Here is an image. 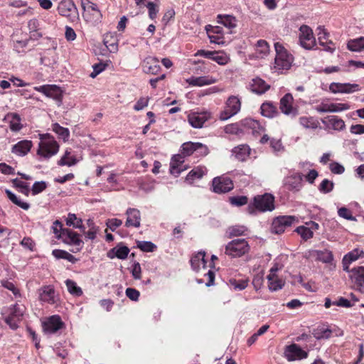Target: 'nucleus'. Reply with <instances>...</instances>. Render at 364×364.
<instances>
[{
	"label": "nucleus",
	"mask_w": 364,
	"mask_h": 364,
	"mask_svg": "<svg viewBox=\"0 0 364 364\" xmlns=\"http://www.w3.org/2000/svg\"><path fill=\"white\" fill-rule=\"evenodd\" d=\"M296 220L294 216L282 215L274 219L272 224V232L275 234L283 233L286 228L290 227Z\"/></svg>",
	"instance_id": "12"
},
{
	"label": "nucleus",
	"mask_w": 364,
	"mask_h": 364,
	"mask_svg": "<svg viewBox=\"0 0 364 364\" xmlns=\"http://www.w3.org/2000/svg\"><path fill=\"white\" fill-rule=\"evenodd\" d=\"M64 326L60 317L58 315L50 316L47 321L43 323V330L48 333H54Z\"/></svg>",
	"instance_id": "18"
},
{
	"label": "nucleus",
	"mask_w": 364,
	"mask_h": 364,
	"mask_svg": "<svg viewBox=\"0 0 364 364\" xmlns=\"http://www.w3.org/2000/svg\"><path fill=\"white\" fill-rule=\"evenodd\" d=\"M347 48L348 50L353 52L364 50V37L361 36L349 40L347 43Z\"/></svg>",
	"instance_id": "39"
},
{
	"label": "nucleus",
	"mask_w": 364,
	"mask_h": 364,
	"mask_svg": "<svg viewBox=\"0 0 364 364\" xmlns=\"http://www.w3.org/2000/svg\"><path fill=\"white\" fill-rule=\"evenodd\" d=\"M13 183L16 187L20 188L21 189V193L25 194L26 196L29 195V188L26 183L19 181L18 178H15L13 180Z\"/></svg>",
	"instance_id": "64"
},
{
	"label": "nucleus",
	"mask_w": 364,
	"mask_h": 364,
	"mask_svg": "<svg viewBox=\"0 0 364 364\" xmlns=\"http://www.w3.org/2000/svg\"><path fill=\"white\" fill-rule=\"evenodd\" d=\"M143 69L146 73L156 75L161 70L159 60L152 56L146 57L143 63Z\"/></svg>",
	"instance_id": "21"
},
{
	"label": "nucleus",
	"mask_w": 364,
	"mask_h": 364,
	"mask_svg": "<svg viewBox=\"0 0 364 364\" xmlns=\"http://www.w3.org/2000/svg\"><path fill=\"white\" fill-rule=\"evenodd\" d=\"M206 172V168L203 166H197L193 168L186 177V181L190 184L193 183L196 180L203 178Z\"/></svg>",
	"instance_id": "33"
},
{
	"label": "nucleus",
	"mask_w": 364,
	"mask_h": 364,
	"mask_svg": "<svg viewBox=\"0 0 364 364\" xmlns=\"http://www.w3.org/2000/svg\"><path fill=\"white\" fill-rule=\"evenodd\" d=\"M296 232L301 235V237L307 240L311 239L314 236L313 232L311 230V228L305 227V226H299L296 229Z\"/></svg>",
	"instance_id": "55"
},
{
	"label": "nucleus",
	"mask_w": 364,
	"mask_h": 364,
	"mask_svg": "<svg viewBox=\"0 0 364 364\" xmlns=\"http://www.w3.org/2000/svg\"><path fill=\"white\" fill-rule=\"evenodd\" d=\"M299 43L306 50H312L316 46V38L309 26L302 25L299 28Z\"/></svg>",
	"instance_id": "5"
},
{
	"label": "nucleus",
	"mask_w": 364,
	"mask_h": 364,
	"mask_svg": "<svg viewBox=\"0 0 364 364\" xmlns=\"http://www.w3.org/2000/svg\"><path fill=\"white\" fill-rule=\"evenodd\" d=\"M9 119V128L12 132L20 131L23 125L21 123V117L17 113H8L4 119Z\"/></svg>",
	"instance_id": "34"
},
{
	"label": "nucleus",
	"mask_w": 364,
	"mask_h": 364,
	"mask_svg": "<svg viewBox=\"0 0 364 364\" xmlns=\"http://www.w3.org/2000/svg\"><path fill=\"white\" fill-rule=\"evenodd\" d=\"M103 41L110 53H116L118 50V40L112 33L105 34Z\"/></svg>",
	"instance_id": "37"
},
{
	"label": "nucleus",
	"mask_w": 364,
	"mask_h": 364,
	"mask_svg": "<svg viewBox=\"0 0 364 364\" xmlns=\"http://www.w3.org/2000/svg\"><path fill=\"white\" fill-rule=\"evenodd\" d=\"M58 14L70 21L77 16V9L73 0H60L58 6Z\"/></svg>",
	"instance_id": "10"
},
{
	"label": "nucleus",
	"mask_w": 364,
	"mask_h": 364,
	"mask_svg": "<svg viewBox=\"0 0 364 364\" xmlns=\"http://www.w3.org/2000/svg\"><path fill=\"white\" fill-rule=\"evenodd\" d=\"M57 238H62L65 243L77 247V251L82 248L83 241L80 238V235L70 229L63 230V233H60Z\"/></svg>",
	"instance_id": "11"
},
{
	"label": "nucleus",
	"mask_w": 364,
	"mask_h": 364,
	"mask_svg": "<svg viewBox=\"0 0 364 364\" xmlns=\"http://www.w3.org/2000/svg\"><path fill=\"white\" fill-rule=\"evenodd\" d=\"M232 154L240 161H246L250 154V148L247 144H241L232 149Z\"/></svg>",
	"instance_id": "28"
},
{
	"label": "nucleus",
	"mask_w": 364,
	"mask_h": 364,
	"mask_svg": "<svg viewBox=\"0 0 364 364\" xmlns=\"http://www.w3.org/2000/svg\"><path fill=\"white\" fill-rule=\"evenodd\" d=\"M268 287L270 291H277L281 289L285 284V281L279 278L278 275L274 276L273 274H269L267 276Z\"/></svg>",
	"instance_id": "35"
},
{
	"label": "nucleus",
	"mask_w": 364,
	"mask_h": 364,
	"mask_svg": "<svg viewBox=\"0 0 364 364\" xmlns=\"http://www.w3.org/2000/svg\"><path fill=\"white\" fill-rule=\"evenodd\" d=\"M316 261L323 263H331L333 259V255L331 251L328 250H314L311 254Z\"/></svg>",
	"instance_id": "36"
},
{
	"label": "nucleus",
	"mask_w": 364,
	"mask_h": 364,
	"mask_svg": "<svg viewBox=\"0 0 364 364\" xmlns=\"http://www.w3.org/2000/svg\"><path fill=\"white\" fill-rule=\"evenodd\" d=\"M241 107L240 100L236 96H230L226 101L224 109L220 114V120H227L235 115Z\"/></svg>",
	"instance_id": "6"
},
{
	"label": "nucleus",
	"mask_w": 364,
	"mask_h": 364,
	"mask_svg": "<svg viewBox=\"0 0 364 364\" xmlns=\"http://www.w3.org/2000/svg\"><path fill=\"white\" fill-rule=\"evenodd\" d=\"M250 129V119H245L238 123L228 124L224 131L227 134L240 135L247 132Z\"/></svg>",
	"instance_id": "16"
},
{
	"label": "nucleus",
	"mask_w": 364,
	"mask_h": 364,
	"mask_svg": "<svg viewBox=\"0 0 364 364\" xmlns=\"http://www.w3.org/2000/svg\"><path fill=\"white\" fill-rule=\"evenodd\" d=\"M276 57L274 59V68L278 70H289L293 61L292 55H290L284 46L279 42L274 43Z\"/></svg>",
	"instance_id": "1"
},
{
	"label": "nucleus",
	"mask_w": 364,
	"mask_h": 364,
	"mask_svg": "<svg viewBox=\"0 0 364 364\" xmlns=\"http://www.w3.org/2000/svg\"><path fill=\"white\" fill-rule=\"evenodd\" d=\"M287 352L291 353V358H289V360H293L296 358H305L307 357V353L302 350L297 344H291L287 347Z\"/></svg>",
	"instance_id": "40"
},
{
	"label": "nucleus",
	"mask_w": 364,
	"mask_h": 364,
	"mask_svg": "<svg viewBox=\"0 0 364 364\" xmlns=\"http://www.w3.org/2000/svg\"><path fill=\"white\" fill-rule=\"evenodd\" d=\"M334 183L328 179H323L318 186V190L321 193H328L333 191Z\"/></svg>",
	"instance_id": "52"
},
{
	"label": "nucleus",
	"mask_w": 364,
	"mask_h": 364,
	"mask_svg": "<svg viewBox=\"0 0 364 364\" xmlns=\"http://www.w3.org/2000/svg\"><path fill=\"white\" fill-rule=\"evenodd\" d=\"M65 284L70 294L75 296H80L82 294V289L78 287L76 282L73 280L69 279H67L65 281Z\"/></svg>",
	"instance_id": "47"
},
{
	"label": "nucleus",
	"mask_w": 364,
	"mask_h": 364,
	"mask_svg": "<svg viewBox=\"0 0 364 364\" xmlns=\"http://www.w3.org/2000/svg\"><path fill=\"white\" fill-rule=\"evenodd\" d=\"M252 92L262 95L270 88V85L261 78L257 77L252 79Z\"/></svg>",
	"instance_id": "30"
},
{
	"label": "nucleus",
	"mask_w": 364,
	"mask_h": 364,
	"mask_svg": "<svg viewBox=\"0 0 364 364\" xmlns=\"http://www.w3.org/2000/svg\"><path fill=\"white\" fill-rule=\"evenodd\" d=\"M338 214L340 217L348 220H355V218L352 215L351 211L347 208L342 207L338 209Z\"/></svg>",
	"instance_id": "63"
},
{
	"label": "nucleus",
	"mask_w": 364,
	"mask_h": 364,
	"mask_svg": "<svg viewBox=\"0 0 364 364\" xmlns=\"http://www.w3.org/2000/svg\"><path fill=\"white\" fill-rule=\"evenodd\" d=\"M217 18L219 23L223 24L229 29H232L237 26V20L233 16L219 14Z\"/></svg>",
	"instance_id": "38"
},
{
	"label": "nucleus",
	"mask_w": 364,
	"mask_h": 364,
	"mask_svg": "<svg viewBox=\"0 0 364 364\" xmlns=\"http://www.w3.org/2000/svg\"><path fill=\"white\" fill-rule=\"evenodd\" d=\"M66 225L68 226H73L75 228L80 229L82 232L85 231V228L82 224V220L81 218H78L75 214L69 213L65 220Z\"/></svg>",
	"instance_id": "41"
},
{
	"label": "nucleus",
	"mask_w": 364,
	"mask_h": 364,
	"mask_svg": "<svg viewBox=\"0 0 364 364\" xmlns=\"http://www.w3.org/2000/svg\"><path fill=\"white\" fill-rule=\"evenodd\" d=\"M32 141L29 140H22L13 146L11 152L19 156L26 155L32 147Z\"/></svg>",
	"instance_id": "25"
},
{
	"label": "nucleus",
	"mask_w": 364,
	"mask_h": 364,
	"mask_svg": "<svg viewBox=\"0 0 364 364\" xmlns=\"http://www.w3.org/2000/svg\"><path fill=\"white\" fill-rule=\"evenodd\" d=\"M269 53V46L265 40H259L255 46V52L252 53V58H264Z\"/></svg>",
	"instance_id": "24"
},
{
	"label": "nucleus",
	"mask_w": 364,
	"mask_h": 364,
	"mask_svg": "<svg viewBox=\"0 0 364 364\" xmlns=\"http://www.w3.org/2000/svg\"><path fill=\"white\" fill-rule=\"evenodd\" d=\"M350 278L356 289L364 293V267L360 266L351 269Z\"/></svg>",
	"instance_id": "17"
},
{
	"label": "nucleus",
	"mask_w": 364,
	"mask_h": 364,
	"mask_svg": "<svg viewBox=\"0 0 364 364\" xmlns=\"http://www.w3.org/2000/svg\"><path fill=\"white\" fill-rule=\"evenodd\" d=\"M58 149L59 145L56 141L50 140L48 141H43L39 144L37 154L46 159H48L57 154Z\"/></svg>",
	"instance_id": "14"
},
{
	"label": "nucleus",
	"mask_w": 364,
	"mask_h": 364,
	"mask_svg": "<svg viewBox=\"0 0 364 364\" xmlns=\"http://www.w3.org/2000/svg\"><path fill=\"white\" fill-rule=\"evenodd\" d=\"M23 316V306L15 304L9 309L8 316H5L4 321L12 330H16L18 328V323L22 320Z\"/></svg>",
	"instance_id": "7"
},
{
	"label": "nucleus",
	"mask_w": 364,
	"mask_h": 364,
	"mask_svg": "<svg viewBox=\"0 0 364 364\" xmlns=\"http://www.w3.org/2000/svg\"><path fill=\"white\" fill-rule=\"evenodd\" d=\"M213 53L214 55L211 60L215 61L219 65H225L230 61V58L224 53L214 51Z\"/></svg>",
	"instance_id": "51"
},
{
	"label": "nucleus",
	"mask_w": 364,
	"mask_h": 364,
	"mask_svg": "<svg viewBox=\"0 0 364 364\" xmlns=\"http://www.w3.org/2000/svg\"><path fill=\"white\" fill-rule=\"evenodd\" d=\"M52 254L57 259H64L72 263H75L77 261V259L73 255L65 250H54Z\"/></svg>",
	"instance_id": "45"
},
{
	"label": "nucleus",
	"mask_w": 364,
	"mask_h": 364,
	"mask_svg": "<svg viewBox=\"0 0 364 364\" xmlns=\"http://www.w3.org/2000/svg\"><path fill=\"white\" fill-rule=\"evenodd\" d=\"M71 154L70 151L66 150L63 156L58 161V164L59 166H71L77 163V159L75 156L69 157Z\"/></svg>",
	"instance_id": "48"
},
{
	"label": "nucleus",
	"mask_w": 364,
	"mask_h": 364,
	"mask_svg": "<svg viewBox=\"0 0 364 364\" xmlns=\"http://www.w3.org/2000/svg\"><path fill=\"white\" fill-rule=\"evenodd\" d=\"M249 280L247 279H230L229 280V284L231 287L234 288L235 290H243L248 286Z\"/></svg>",
	"instance_id": "50"
},
{
	"label": "nucleus",
	"mask_w": 364,
	"mask_h": 364,
	"mask_svg": "<svg viewBox=\"0 0 364 364\" xmlns=\"http://www.w3.org/2000/svg\"><path fill=\"white\" fill-rule=\"evenodd\" d=\"M210 117L208 112H193L188 116L189 124L194 128H201L204 123Z\"/></svg>",
	"instance_id": "19"
},
{
	"label": "nucleus",
	"mask_w": 364,
	"mask_h": 364,
	"mask_svg": "<svg viewBox=\"0 0 364 364\" xmlns=\"http://www.w3.org/2000/svg\"><path fill=\"white\" fill-rule=\"evenodd\" d=\"M127 216L125 222L127 228H139L141 225V213L138 209L129 208L126 211Z\"/></svg>",
	"instance_id": "20"
},
{
	"label": "nucleus",
	"mask_w": 364,
	"mask_h": 364,
	"mask_svg": "<svg viewBox=\"0 0 364 364\" xmlns=\"http://www.w3.org/2000/svg\"><path fill=\"white\" fill-rule=\"evenodd\" d=\"M265 128L257 120L252 119V134L255 138L263 134Z\"/></svg>",
	"instance_id": "54"
},
{
	"label": "nucleus",
	"mask_w": 364,
	"mask_h": 364,
	"mask_svg": "<svg viewBox=\"0 0 364 364\" xmlns=\"http://www.w3.org/2000/svg\"><path fill=\"white\" fill-rule=\"evenodd\" d=\"M39 291V298L41 301L50 304H53L56 302L55 289L52 286L48 285L43 287Z\"/></svg>",
	"instance_id": "23"
},
{
	"label": "nucleus",
	"mask_w": 364,
	"mask_h": 364,
	"mask_svg": "<svg viewBox=\"0 0 364 364\" xmlns=\"http://www.w3.org/2000/svg\"><path fill=\"white\" fill-rule=\"evenodd\" d=\"M83 18L87 22L95 25L101 21L102 15L96 4L90 0H80Z\"/></svg>",
	"instance_id": "2"
},
{
	"label": "nucleus",
	"mask_w": 364,
	"mask_h": 364,
	"mask_svg": "<svg viewBox=\"0 0 364 364\" xmlns=\"http://www.w3.org/2000/svg\"><path fill=\"white\" fill-rule=\"evenodd\" d=\"M303 176L299 173H294L284 178V184L285 188L293 192H297L301 190L302 184Z\"/></svg>",
	"instance_id": "15"
},
{
	"label": "nucleus",
	"mask_w": 364,
	"mask_h": 364,
	"mask_svg": "<svg viewBox=\"0 0 364 364\" xmlns=\"http://www.w3.org/2000/svg\"><path fill=\"white\" fill-rule=\"evenodd\" d=\"M184 157L185 156H183V155L181 153L178 154H175L171 159L170 171L171 173L173 175H176V176H178L183 171V169H181L179 166L184 162Z\"/></svg>",
	"instance_id": "31"
},
{
	"label": "nucleus",
	"mask_w": 364,
	"mask_h": 364,
	"mask_svg": "<svg viewBox=\"0 0 364 364\" xmlns=\"http://www.w3.org/2000/svg\"><path fill=\"white\" fill-rule=\"evenodd\" d=\"M247 230V228L244 226L235 225L228 229V233L230 237H235L242 235Z\"/></svg>",
	"instance_id": "60"
},
{
	"label": "nucleus",
	"mask_w": 364,
	"mask_h": 364,
	"mask_svg": "<svg viewBox=\"0 0 364 364\" xmlns=\"http://www.w3.org/2000/svg\"><path fill=\"white\" fill-rule=\"evenodd\" d=\"M260 112L268 118H273L279 114L277 106L272 102H263L260 107Z\"/></svg>",
	"instance_id": "29"
},
{
	"label": "nucleus",
	"mask_w": 364,
	"mask_h": 364,
	"mask_svg": "<svg viewBox=\"0 0 364 364\" xmlns=\"http://www.w3.org/2000/svg\"><path fill=\"white\" fill-rule=\"evenodd\" d=\"M5 193L7 196V197L9 198L12 203H14L15 205H18V207L21 208L22 209L27 210L30 208V205L26 202H23L21 200H19L16 196L12 193L11 191L6 189L5 191Z\"/></svg>",
	"instance_id": "46"
},
{
	"label": "nucleus",
	"mask_w": 364,
	"mask_h": 364,
	"mask_svg": "<svg viewBox=\"0 0 364 364\" xmlns=\"http://www.w3.org/2000/svg\"><path fill=\"white\" fill-rule=\"evenodd\" d=\"M34 90L44 94L46 97L53 98L60 104L63 98V90L55 85H44L35 87Z\"/></svg>",
	"instance_id": "13"
},
{
	"label": "nucleus",
	"mask_w": 364,
	"mask_h": 364,
	"mask_svg": "<svg viewBox=\"0 0 364 364\" xmlns=\"http://www.w3.org/2000/svg\"><path fill=\"white\" fill-rule=\"evenodd\" d=\"M196 151L198 156H205L209 153L208 146L200 142H195Z\"/></svg>",
	"instance_id": "62"
},
{
	"label": "nucleus",
	"mask_w": 364,
	"mask_h": 364,
	"mask_svg": "<svg viewBox=\"0 0 364 364\" xmlns=\"http://www.w3.org/2000/svg\"><path fill=\"white\" fill-rule=\"evenodd\" d=\"M216 82V80L212 77L201 76L198 77H194L191 79L189 84L194 86H203L207 85H211Z\"/></svg>",
	"instance_id": "43"
},
{
	"label": "nucleus",
	"mask_w": 364,
	"mask_h": 364,
	"mask_svg": "<svg viewBox=\"0 0 364 364\" xmlns=\"http://www.w3.org/2000/svg\"><path fill=\"white\" fill-rule=\"evenodd\" d=\"M299 121L305 129H316L319 125V122L314 117H301Z\"/></svg>",
	"instance_id": "42"
},
{
	"label": "nucleus",
	"mask_w": 364,
	"mask_h": 364,
	"mask_svg": "<svg viewBox=\"0 0 364 364\" xmlns=\"http://www.w3.org/2000/svg\"><path fill=\"white\" fill-rule=\"evenodd\" d=\"M230 202L233 205L242 206L247 203L248 198L247 196H233L230 198Z\"/></svg>",
	"instance_id": "61"
},
{
	"label": "nucleus",
	"mask_w": 364,
	"mask_h": 364,
	"mask_svg": "<svg viewBox=\"0 0 364 364\" xmlns=\"http://www.w3.org/2000/svg\"><path fill=\"white\" fill-rule=\"evenodd\" d=\"M359 85L357 84H341V83H331L330 85V90L333 93L337 92H347L350 93L358 90Z\"/></svg>",
	"instance_id": "26"
},
{
	"label": "nucleus",
	"mask_w": 364,
	"mask_h": 364,
	"mask_svg": "<svg viewBox=\"0 0 364 364\" xmlns=\"http://www.w3.org/2000/svg\"><path fill=\"white\" fill-rule=\"evenodd\" d=\"M313 334L316 339H327L331 336L332 331L329 328H317L314 331Z\"/></svg>",
	"instance_id": "53"
},
{
	"label": "nucleus",
	"mask_w": 364,
	"mask_h": 364,
	"mask_svg": "<svg viewBox=\"0 0 364 364\" xmlns=\"http://www.w3.org/2000/svg\"><path fill=\"white\" fill-rule=\"evenodd\" d=\"M279 109L285 115L295 117L299 114V109L294 106V97L291 93L285 94L279 101Z\"/></svg>",
	"instance_id": "9"
},
{
	"label": "nucleus",
	"mask_w": 364,
	"mask_h": 364,
	"mask_svg": "<svg viewBox=\"0 0 364 364\" xmlns=\"http://www.w3.org/2000/svg\"><path fill=\"white\" fill-rule=\"evenodd\" d=\"M196 151L195 142L188 141L183 143L181 146L180 151L183 156H189L192 155Z\"/></svg>",
	"instance_id": "49"
},
{
	"label": "nucleus",
	"mask_w": 364,
	"mask_h": 364,
	"mask_svg": "<svg viewBox=\"0 0 364 364\" xmlns=\"http://www.w3.org/2000/svg\"><path fill=\"white\" fill-rule=\"evenodd\" d=\"M362 254H363L362 250L358 249L353 250L343 257V261L344 262H348L351 263L359 259Z\"/></svg>",
	"instance_id": "56"
},
{
	"label": "nucleus",
	"mask_w": 364,
	"mask_h": 364,
	"mask_svg": "<svg viewBox=\"0 0 364 364\" xmlns=\"http://www.w3.org/2000/svg\"><path fill=\"white\" fill-rule=\"evenodd\" d=\"M318 28L321 30L320 32L318 33V39L319 44L321 46H323L324 49L326 50H331L329 46H326V44L327 43L324 41L327 40L328 35V33L325 31V29L323 28L319 27Z\"/></svg>",
	"instance_id": "58"
},
{
	"label": "nucleus",
	"mask_w": 364,
	"mask_h": 364,
	"mask_svg": "<svg viewBox=\"0 0 364 364\" xmlns=\"http://www.w3.org/2000/svg\"><path fill=\"white\" fill-rule=\"evenodd\" d=\"M47 188V184L45 181H36L35 182L31 188L33 195H37L43 192Z\"/></svg>",
	"instance_id": "59"
},
{
	"label": "nucleus",
	"mask_w": 364,
	"mask_h": 364,
	"mask_svg": "<svg viewBox=\"0 0 364 364\" xmlns=\"http://www.w3.org/2000/svg\"><path fill=\"white\" fill-rule=\"evenodd\" d=\"M129 251V247L127 246H117L107 252V257L111 259L117 257L118 259H124L127 257Z\"/></svg>",
	"instance_id": "32"
},
{
	"label": "nucleus",
	"mask_w": 364,
	"mask_h": 364,
	"mask_svg": "<svg viewBox=\"0 0 364 364\" xmlns=\"http://www.w3.org/2000/svg\"><path fill=\"white\" fill-rule=\"evenodd\" d=\"M137 247L143 252H152L156 249V246L150 241H140Z\"/></svg>",
	"instance_id": "57"
},
{
	"label": "nucleus",
	"mask_w": 364,
	"mask_h": 364,
	"mask_svg": "<svg viewBox=\"0 0 364 364\" xmlns=\"http://www.w3.org/2000/svg\"><path fill=\"white\" fill-rule=\"evenodd\" d=\"M249 250L248 242L245 239H235L230 242L225 248V253L233 257H240Z\"/></svg>",
	"instance_id": "4"
},
{
	"label": "nucleus",
	"mask_w": 364,
	"mask_h": 364,
	"mask_svg": "<svg viewBox=\"0 0 364 364\" xmlns=\"http://www.w3.org/2000/svg\"><path fill=\"white\" fill-rule=\"evenodd\" d=\"M205 252L200 251L191 259L192 269L195 272L200 271V268H205L207 262L205 259Z\"/></svg>",
	"instance_id": "27"
},
{
	"label": "nucleus",
	"mask_w": 364,
	"mask_h": 364,
	"mask_svg": "<svg viewBox=\"0 0 364 364\" xmlns=\"http://www.w3.org/2000/svg\"><path fill=\"white\" fill-rule=\"evenodd\" d=\"M233 188L232 181L227 176H221L213 179L212 190L215 193H225L232 190Z\"/></svg>",
	"instance_id": "8"
},
{
	"label": "nucleus",
	"mask_w": 364,
	"mask_h": 364,
	"mask_svg": "<svg viewBox=\"0 0 364 364\" xmlns=\"http://www.w3.org/2000/svg\"><path fill=\"white\" fill-rule=\"evenodd\" d=\"M274 201V196L271 193H266L255 196L252 205L255 210L258 212H271L275 209Z\"/></svg>",
	"instance_id": "3"
},
{
	"label": "nucleus",
	"mask_w": 364,
	"mask_h": 364,
	"mask_svg": "<svg viewBox=\"0 0 364 364\" xmlns=\"http://www.w3.org/2000/svg\"><path fill=\"white\" fill-rule=\"evenodd\" d=\"M322 123L326 127L337 131H341L346 127L344 121L336 115L327 116L323 119H322Z\"/></svg>",
	"instance_id": "22"
},
{
	"label": "nucleus",
	"mask_w": 364,
	"mask_h": 364,
	"mask_svg": "<svg viewBox=\"0 0 364 364\" xmlns=\"http://www.w3.org/2000/svg\"><path fill=\"white\" fill-rule=\"evenodd\" d=\"M52 129L60 139H63V141H65L68 140L70 132L68 128L61 127L58 123H54L52 125Z\"/></svg>",
	"instance_id": "44"
}]
</instances>
